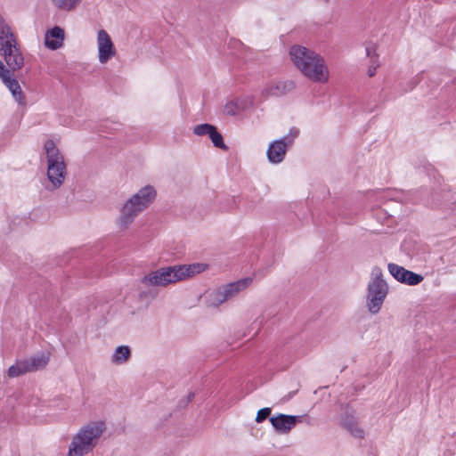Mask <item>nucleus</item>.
<instances>
[{
    "label": "nucleus",
    "mask_w": 456,
    "mask_h": 456,
    "mask_svg": "<svg viewBox=\"0 0 456 456\" xmlns=\"http://www.w3.org/2000/svg\"><path fill=\"white\" fill-rule=\"evenodd\" d=\"M208 269L209 265L203 262L175 265L149 273L142 278V281L149 286L166 287L169 284L191 279Z\"/></svg>",
    "instance_id": "f257e3e1"
},
{
    "label": "nucleus",
    "mask_w": 456,
    "mask_h": 456,
    "mask_svg": "<svg viewBox=\"0 0 456 456\" xmlns=\"http://www.w3.org/2000/svg\"><path fill=\"white\" fill-rule=\"evenodd\" d=\"M289 56L296 68L313 82L325 84L330 78V70L322 56L301 45H293Z\"/></svg>",
    "instance_id": "f03ea898"
},
{
    "label": "nucleus",
    "mask_w": 456,
    "mask_h": 456,
    "mask_svg": "<svg viewBox=\"0 0 456 456\" xmlns=\"http://www.w3.org/2000/svg\"><path fill=\"white\" fill-rule=\"evenodd\" d=\"M0 54L4 57L7 69L0 60V77L2 81L9 77L11 70L16 71L24 64V57L20 52L17 39L11 28L0 14Z\"/></svg>",
    "instance_id": "7ed1b4c3"
},
{
    "label": "nucleus",
    "mask_w": 456,
    "mask_h": 456,
    "mask_svg": "<svg viewBox=\"0 0 456 456\" xmlns=\"http://www.w3.org/2000/svg\"><path fill=\"white\" fill-rule=\"evenodd\" d=\"M103 420H94L83 425L72 437L68 456H84L91 452L106 432Z\"/></svg>",
    "instance_id": "20e7f679"
},
{
    "label": "nucleus",
    "mask_w": 456,
    "mask_h": 456,
    "mask_svg": "<svg viewBox=\"0 0 456 456\" xmlns=\"http://www.w3.org/2000/svg\"><path fill=\"white\" fill-rule=\"evenodd\" d=\"M44 151L47 161V178L53 189L59 188L67 175L64 157L53 140L45 142Z\"/></svg>",
    "instance_id": "39448f33"
},
{
    "label": "nucleus",
    "mask_w": 456,
    "mask_h": 456,
    "mask_svg": "<svg viewBox=\"0 0 456 456\" xmlns=\"http://www.w3.org/2000/svg\"><path fill=\"white\" fill-rule=\"evenodd\" d=\"M387 294L388 285L382 278L380 270L377 269L373 272L367 288L366 307L370 314H377L379 313Z\"/></svg>",
    "instance_id": "423d86ee"
},
{
    "label": "nucleus",
    "mask_w": 456,
    "mask_h": 456,
    "mask_svg": "<svg viewBox=\"0 0 456 456\" xmlns=\"http://www.w3.org/2000/svg\"><path fill=\"white\" fill-rule=\"evenodd\" d=\"M49 352H40L30 357L16 361L8 369L9 378H17L28 372H35L45 369L50 361Z\"/></svg>",
    "instance_id": "0eeeda50"
},
{
    "label": "nucleus",
    "mask_w": 456,
    "mask_h": 456,
    "mask_svg": "<svg viewBox=\"0 0 456 456\" xmlns=\"http://www.w3.org/2000/svg\"><path fill=\"white\" fill-rule=\"evenodd\" d=\"M299 134L298 129H290L289 133L279 140L272 142L267 149L266 156L269 162L279 164L285 159L287 151L294 143V140Z\"/></svg>",
    "instance_id": "6e6552de"
},
{
    "label": "nucleus",
    "mask_w": 456,
    "mask_h": 456,
    "mask_svg": "<svg viewBox=\"0 0 456 456\" xmlns=\"http://www.w3.org/2000/svg\"><path fill=\"white\" fill-rule=\"evenodd\" d=\"M148 208V201H123L117 225L121 231L126 230L134 217Z\"/></svg>",
    "instance_id": "1a4fd4ad"
},
{
    "label": "nucleus",
    "mask_w": 456,
    "mask_h": 456,
    "mask_svg": "<svg viewBox=\"0 0 456 456\" xmlns=\"http://www.w3.org/2000/svg\"><path fill=\"white\" fill-rule=\"evenodd\" d=\"M97 51L98 61L101 64L107 63L117 54V50L110 36L105 29H100L97 32Z\"/></svg>",
    "instance_id": "9d476101"
},
{
    "label": "nucleus",
    "mask_w": 456,
    "mask_h": 456,
    "mask_svg": "<svg viewBox=\"0 0 456 456\" xmlns=\"http://www.w3.org/2000/svg\"><path fill=\"white\" fill-rule=\"evenodd\" d=\"M387 268L391 275L401 283L413 286L423 281V276L420 274L409 271L396 264H388Z\"/></svg>",
    "instance_id": "9b49d317"
},
{
    "label": "nucleus",
    "mask_w": 456,
    "mask_h": 456,
    "mask_svg": "<svg viewBox=\"0 0 456 456\" xmlns=\"http://www.w3.org/2000/svg\"><path fill=\"white\" fill-rule=\"evenodd\" d=\"M270 422L278 433L288 434L297 423L301 422V417L281 413L271 417Z\"/></svg>",
    "instance_id": "f8f14e48"
},
{
    "label": "nucleus",
    "mask_w": 456,
    "mask_h": 456,
    "mask_svg": "<svg viewBox=\"0 0 456 456\" xmlns=\"http://www.w3.org/2000/svg\"><path fill=\"white\" fill-rule=\"evenodd\" d=\"M295 87L293 81L271 82L265 85L261 90V95L264 98L271 96H281L291 91Z\"/></svg>",
    "instance_id": "ddd939ff"
},
{
    "label": "nucleus",
    "mask_w": 456,
    "mask_h": 456,
    "mask_svg": "<svg viewBox=\"0 0 456 456\" xmlns=\"http://www.w3.org/2000/svg\"><path fill=\"white\" fill-rule=\"evenodd\" d=\"M254 99L251 95H243L229 101L224 107L225 114L230 116L237 115L252 107Z\"/></svg>",
    "instance_id": "4468645a"
},
{
    "label": "nucleus",
    "mask_w": 456,
    "mask_h": 456,
    "mask_svg": "<svg viewBox=\"0 0 456 456\" xmlns=\"http://www.w3.org/2000/svg\"><path fill=\"white\" fill-rule=\"evenodd\" d=\"M65 37L64 30L55 26L46 31L45 35V45L51 50H57L63 45Z\"/></svg>",
    "instance_id": "2eb2a0df"
},
{
    "label": "nucleus",
    "mask_w": 456,
    "mask_h": 456,
    "mask_svg": "<svg viewBox=\"0 0 456 456\" xmlns=\"http://www.w3.org/2000/svg\"><path fill=\"white\" fill-rule=\"evenodd\" d=\"M252 282L251 278H244L222 286L228 301L244 291Z\"/></svg>",
    "instance_id": "dca6fc26"
},
{
    "label": "nucleus",
    "mask_w": 456,
    "mask_h": 456,
    "mask_svg": "<svg viewBox=\"0 0 456 456\" xmlns=\"http://www.w3.org/2000/svg\"><path fill=\"white\" fill-rule=\"evenodd\" d=\"M4 86L9 89L12 93V97L20 105H26V97L23 94V91L19 84V82L12 77V74L3 80Z\"/></svg>",
    "instance_id": "f3484780"
},
{
    "label": "nucleus",
    "mask_w": 456,
    "mask_h": 456,
    "mask_svg": "<svg viewBox=\"0 0 456 456\" xmlns=\"http://www.w3.org/2000/svg\"><path fill=\"white\" fill-rule=\"evenodd\" d=\"M342 425L356 438H363L364 430L358 425L354 415H346L342 420Z\"/></svg>",
    "instance_id": "a211bd4d"
},
{
    "label": "nucleus",
    "mask_w": 456,
    "mask_h": 456,
    "mask_svg": "<svg viewBox=\"0 0 456 456\" xmlns=\"http://www.w3.org/2000/svg\"><path fill=\"white\" fill-rule=\"evenodd\" d=\"M131 357V350L128 346H118L111 355L110 362L116 365H122Z\"/></svg>",
    "instance_id": "6ab92c4d"
},
{
    "label": "nucleus",
    "mask_w": 456,
    "mask_h": 456,
    "mask_svg": "<svg viewBox=\"0 0 456 456\" xmlns=\"http://www.w3.org/2000/svg\"><path fill=\"white\" fill-rule=\"evenodd\" d=\"M206 297L208 305L215 307L228 301L222 286L208 291Z\"/></svg>",
    "instance_id": "aec40b11"
},
{
    "label": "nucleus",
    "mask_w": 456,
    "mask_h": 456,
    "mask_svg": "<svg viewBox=\"0 0 456 456\" xmlns=\"http://www.w3.org/2000/svg\"><path fill=\"white\" fill-rule=\"evenodd\" d=\"M52 5L61 12H74L82 4L83 0H50Z\"/></svg>",
    "instance_id": "412c9836"
},
{
    "label": "nucleus",
    "mask_w": 456,
    "mask_h": 456,
    "mask_svg": "<svg viewBox=\"0 0 456 456\" xmlns=\"http://www.w3.org/2000/svg\"><path fill=\"white\" fill-rule=\"evenodd\" d=\"M157 196V191L152 185H145L141 188L131 200H154Z\"/></svg>",
    "instance_id": "4be33fe9"
},
{
    "label": "nucleus",
    "mask_w": 456,
    "mask_h": 456,
    "mask_svg": "<svg viewBox=\"0 0 456 456\" xmlns=\"http://www.w3.org/2000/svg\"><path fill=\"white\" fill-rule=\"evenodd\" d=\"M209 138L211 139L215 147L222 149V150L228 149V147L224 142L222 134L217 131L216 126L213 127L212 133L210 134Z\"/></svg>",
    "instance_id": "5701e85b"
},
{
    "label": "nucleus",
    "mask_w": 456,
    "mask_h": 456,
    "mask_svg": "<svg viewBox=\"0 0 456 456\" xmlns=\"http://www.w3.org/2000/svg\"><path fill=\"white\" fill-rule=\"evenodd\" d=\"M214 126L210 124H200L194 127L193 132L199 136L210 135Z\"/></svg>",
    "instance_id": "b1692460"
},
{
    "label": "nucleus",
    "mask_w": 456,
    "mask_h": 456,
    "mask_svg": "<svg viewBox=\"0 0 456 456\" xmlns=\"http://www.w3.org/2000/svg\"><path fill=\"white\" fill-rule=\"evenodd\" d=\"M270 413H271L270 408H263V409L259 410L256 413V421L257 423L262 422L270 415Z\"/></svg>",
    "instance_id": "393cba45"
},
{
    "label": "nucleus",
    "mask_w": 456,
    "mask_h": 456,
    "mask_svg": "<svg viewBox=\"0 0 456 456\" xmlns=\"http://www.w3.org/2000/svg\"><path fill=\"white\" fill-rule=\"evenodd\" d=\"M378 66L379 64L376 63V61H373V63L369 67L368 75L370 77H373L375 75Z\"/></svg>",
    "instance_id": "a878e982"
},
{
    "label": "nucleus",
    "mask_w": 456,
    "mask_h": 456,
    "mask_svg": "<svg viewBox=\"0 0 456 456\" xmlns=\"http://www.w3.org/2000/svg\"><path fill=\"white\" fill-rule=\"evenodd\" d=\"M375 49H374V46L373 45H369L366 47V53L368 56H370V53L371 52H373Z\"/></svg>",
    "instance_id": "bb28decb"
}]
</instances>
